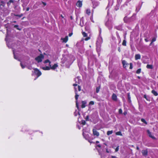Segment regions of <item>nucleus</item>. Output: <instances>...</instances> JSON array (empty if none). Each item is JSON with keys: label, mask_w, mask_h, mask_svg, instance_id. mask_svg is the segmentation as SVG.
Here are the masks:
<instances>
[{"label": "nucleus", "mask_w": 158, "mask_h": 158, "mask_svg": "<svg viewBox=\"0 0 158 158\" xmlns=\"http://www.w3.org/2000/svg\"><path fill=\"white\" fill-rule=\"evenodd\" d=\"M44 58V55L42 54H40V55L35 58V60L39 63L41 62Z\"/></svg>", "instance_id": "f257e3e1"}, {"label": "nucleus", "mask_w": 158, "mask_h": 158, "mask_svg": "<svg viewBox=\"0 0 158 158\" xmlns=\"http://www.w3.org/2000/svg\"><path fill=\"white\" fill-rule=\"evenodd\" d=\"M33 69L34 73L37 76V77L41 75L42 74L41 72L38 69L34 68Z\"/></svg>", "instance_id": "f03ea898"}, {"label": "nucleus", "mask_w": 158, "mask_h": 158, "mask_svg": "<svg viewBox=\"0 0 158 158\" xmlns=\"http://www.w3.org/2000/svg\"><path fill=\"white\" fill-rule=\"evenodd\" d=\"M93 134L96 137H98L99 135V133L97 130L95 129H93L92 130Z\"/></svg>", "instance_id": "7ed1b4c3"}, {"label": "nucleus", "mask_w": 158, "mask_h": 158, "mask_svg": "<svg viewBox=\"0 0 158 158\" xmlns=\"http://www.w3.org/2000/svg\"><path fill=\"white\" fill-rule=\"evenodd\" d=\"M76 5L78 7H81L82 5V1L80 0L78 1L76 3Z\"/></svg>", "instance_id": "20e7f679"}, {"label": "nucleus", "mask_w": 158, "mask_h": 158, "mask_svg": "<svg viewBox=\"0 0 158 158\" xmlns=\"http://www.w3.org/2000/svg\"><path fill=\"white\" fill-rule=\"evenodd\" d=\"M61 40H63V42L66 43L68 40V37L66 36L64 38H61Z\"/></svg>", "instance_id": "39448f33"}, {"label": "nucleus", "mask_w": 158, "mask_h": 158, "mask_svg": "<svg viewBox=\"0 0 158 158\" xmlns=\"http://www.w3.org/2000/svg\"><path fill=\"white\" fill-rule=\"evenodd\" d=\"M74 89H75V92L76 94L75 96V98L76 100V101H77V100L78 99V98L79 96V95H78L77 94V88L74 87Z\"/></svg>", "instance_id": "423d86ee"}, {"label": "nucleus", "mask_w": 158, "mask_h": 158, "mask_svg": "<svg viewBox=\"0 0 158 158\" xmlns=\"http://www.w3.org/2000/svg\"><path fill=\"white\" fill-rule=\"evenodd\" d=\"M49 66L50 67V69H51L52 70H55L58 67V65L57 64H55L52 66H51V65H50Z\"/></svg>", "instance_id": "0eeeda50"}, {"label": "nucleus", "mask_w": 158, "mask_h": 158, "mask_svg": "<svg viewBox=\"0 0 158 158\" xmlns=\"http://www.w3.org/2000/svg\"><path fill=\"white\" fill-rule=\"evenodd\" d=\"M112 99L114 101H117V96L115 94H113L112 96Z\"/></svg>", "instance_id": "6e6552de"}, {"label": "nucleus", "mask_w": 158, "mask_h": 158, "mask_svg": "<svg viewBox=\"0 0 158 158\" xmlns=\"http://www.w3.org/2000/svg\"><path fill=\"white\" fill-rule=\"evenodd\" d=\"M92 3L93 4V8L94 9L98 5V4L97 2L93 1Z\"/></svg>", "instance_id": "1a4fd4ad"}, {"label": "nucleus", "mask_w": 158, "mask_h": 158, "mask_svg": "<svg viewBox=\"0 0 158 158\" xmlns=\"http://www.w3.org/2000/svg\"><path fill=\"white\" fill-rule=\"evenodd\" d=\"M122 63L123 66V67L125 68H126L127 66L129 65V64L127 63L126 61L125 60H123Z\"/></svg>", "instance_id": "9d476101"}, {"label": "nucleus", "mask_w": 158, "mask_h": 158, "mask_svg": "<svg viewBox=\"0 0 158 158\" xmlns=\"http://www.w3.org/2000/svg\"><path fill=\"white\" fill-rule=\"evenodd\" d=\"M148 151L147 150H143L142 151V153L143 155L144 156H147L148 155Z\"/></svg>", "instance_id": "9b49d317"}, {"label": "nucleus", "mask_w": 158, "mask_h": 158, "mask_svg": "<svg viewBox=\"0 0 158 158\" xmlns=\"http://www.w3.org/2000/svg\"><path fill=\"white\" fill-rule=\"evenodd\" d=\"M82 105H81V107L82 108H83L85 107L86 106V102L85 101H82L81 102Z\"/></svg>", "instance_id": "f8f14e48"}, {"label": "nucleus", "mask_w": 158, "mask_h": 158, "mask_svg": "<svg viewBox=\"0 0 158 158\" xmlns=\"http://www.w3.org/2000/svg\"><path fill=\"white\" fill-rule=\"evenodd\" d=\"M111 23L109 20H108L105 23V25L107 27H109L110 26Z\"/></svg>", "instance_id": "ddd939ff"}, {"label": "nucleus", "mask_w": 158, "mask_h": 158, "mask_svg": "<svg viewBox=\"0 0 158 158\" xmlns=\"http://www.w3.org/2000/svg\"><path fill=\"white\" fill-rule=\"evenodd\" d=\"M141 58V56L140 54H136L135 56V59L136 60L140 59Z\"/></svg>", "instance_id": "4468645a"}, {"label": "nucleus", "mask_w": 158, "mask_h": 158, "mask_svg": "<svg viewBox=\"0 0 158 158\" xmlns=\"http://www.w3.org/2000/svg\"><path fill=\"white\" fill-rule=\"evenodd\" d=\"M86 13L88 15H89L91 13L90 10L89 9H87L86 10Z\"/></svg>", "instance_id": "2eb2a0df"}, {"label": "nucleus", "mask_w": 158, "mask_h": 158, "mask_svg": "<svg viewBox=\"0 0 158 158\" xmlns=\"http://www.w3.org/2000/svg\"><path fill=\"white\" fill-rule=\"evenodd\" d=\"M127 98L128 102L129 103L131 102V98L129 93L127 94Z\"/></svg>", "instance_id": "dca6fc26"}, {"label": "nucleus", "mask_w": 158, "mask_h": 158, "mask_svg": "<svg viewBox=\"0 0 158 158\" xmlns=\"http://www.w3.org/2000/svg\"><path fill=\"white\" fill-rule=\"evenodd\" d=\"M156 38L155 37H153L152 39V40L151 41V43H150V45H152V44H153V42H155L156 41Z\"/></svg>", "instance_id": "f3484780"}, {"label": "nucleus", "mask_w": 158, "mask_h": 158, "mask_svg": "<svg viewBox=\"0 0 158 158\" xmlns=\"http://www.w3.org/2000/svg\"><path fill=\"white\" fill-rule=\"evenodd\" d=\"M152 93L155 96H157L158 95V93L154 90H152Z\"/></svg>", "instance_id": "a211bd4d"}, {"label": "nucleus", "mask_w": 158, "mask_h": 158, "mask_svg": "<svg viewBox=\"0 0 158 158\" xmlns=\"http://www.w3.org/2000/svg\"><path fill=\"white\" fill-rule=\"evenodd\" d=\"M113 131L112 130L108 131L107 132V135L108 136L112 134L113 133Z\"/></svg>", "instance_id": "6ab92c4d"}, {"label": "nucleus", "mask_w": 158, "mask_h": 158, "mask_svg": "<svg viewBox=\"0 0 158 158\" xmlns=\"http://www.w3.org/2000/svg\"><path fill=\"white\" fill-rule=\"evenodd\" d=\"M128 19L127 17V16H125L123 19V20L124 21V22L125 23H127L128 22Z\"/></svg>", "instance_id": "aec40b11"}, {"label": "nucleus", "mask_w": 158, "mask_h": 158, "mask_svg": "<svg viewBox=\"0 0 158 158\" xmlns=\"http://www.w3.org/2000/svg\"><path fill=\"white\" fill-rule=\"evenodd\" d=\"M14 1L13 0H10L9 2H7V5L8 6H9L10 5V3H13Z\"/></svg>", "instance_id": "412c9836"}, {"label": "nucleus", "mask_w": 158, "mask_h": 158, "mask_svg": "<svg viewBox=\"0 0 158 158\" xmlns=\"http://www.w3.org/2000/svg\"><path fill=\"white\" fill-rule=\"evenodd\" d=\"M115 134L116 135H118L122 136L123 135L121 131H119L116 132Z\"/></svg>", "instance_id": "4be33fe9"}, {"label": "nucleus", "mask_w": 158, "mask_h": 158, "mask_svg": "<svg viewBox=\"0 0 158 158\" xmlns=\"http://www.w3.org/2000/svg\"><path fill=\"white\" fill-rule=\"evenodd\" d=\"M44 63H49V65L50 66L51 65V62L48 60L47 59L44 61Z\"/></svg>", "instance_id": "5701e85b"}, {"label": "nucleus", "mask_w": 158, "mask_h": 158, "mask_svg": "<svg viewBox=\"0 0 158 158\" xmlns=\"http://www.w3.org/2000/svg\"><path fill=\"white\" fill-rule=\"evenodd\" d=\"M82 34L84 37H86L87 36V34L85 32L82 31Z\"/></svg>", "instance_id": "b1692460"}, {"label": "nucleus", "mask_w": 158, "mask_h": 158, "mask_svg": "<svg viewBox=\"0 0 158 158\" xmlns=\"http://www.w3.org/2000/svg\"><path fill=\"white\" fill-rule=\"evenodd\" d=\"M43 69L44 70H49L50 69V67L48 66H46L43 68Z\"/></svg>", "instance_id": "393cba45"}, {"label": "nucleus", "mask_w": 158, "mask_h": 158, "mask_svg": "<svg viewBox=\"0 0 158 158\" xmlns=\"http://www.w3.org/2000/svg\"><path fill=\"white\" fill-rule=\"evenodd\" d=\"M141 120L142 122L144 123L145 124H147V122L144 119L142 118L141 119Z\"/></svg>", "instance_id": "a878e982"}, {"label": "nucleus", "mask_w": 158, "mask_h": 158, "mask_svg": "<svg viewBox=\"0 0 158 158\" xmlns=\"http://www.w3.org/2000/svg\"><path fill=\"white\" fill-rule=\"evenodd\" d=\"M126 40H123V43H122V45H123L124 46H126Z\"/></svg>", "instance_id": "bb28decb"}, {"label": "nucleus", "mask_w": 158, "mask_h": 158, "mask_svg": "<svg viewBox=\"0 0 158 158\" xmlns=\"http://www.w3.org/2000/svg\"><path fill=\"white\" fill-rule=\"evenodd\" d=\"M149 136L150 137L152 138L153 139H155V137L153 136L151 133H150L149 132Z\"/></svg>", "instance_id": "cd10ccee"}, {"label": "nucleus", "mask_w": 158, "mask_h": 158, "mask_svg": "<svg viewBox=\"0 0 158 158\" xmlns=\"http://www.w3.org/2000/svg\"><path fill=\"white\" fill-rule=\"evenodd\" d=\"M141 69H139L136 70V73L137 74H139L141 73Z\"/></svg>", "instance_id": "c85d7f7f"}, {"label": "nucleus", "mask_w": 158, "mask_h": 158, "mask_svg": "<svg viewBox=\"0 0 158 158\" xmlns=\"http://www.w3.org/2000/svg\"><path fill=\"white\" fill-rule=\"evenodd\" d=\"M100 89V86H99V87L96 88V92L97 93H98L99 92V91Z\"/></svg>", "instance_id": "c756f323"}, {"label": "nucleus", "mask_w": 158, "mask_h": 158, "mask_svg": "<svg viewBox=\"0 0 158 158\" xmlns=\"http://www.w3.org/2000/svg\"><path fill=\"white\" fill-rule=\"evenodd\" d=\"M15 16L18 17L19 18H20L22 17L23 16V14H22L20 15H15Z\"/></svg>", "instance_id": "7c9ffc66"}, {"label": "nucleus", "mask_w": 158, "mask_h": 158, "mask_svg": "<svg viewBox=\"0 0 158 158\" xmlns=\"http://www.w3.org/2000/svg\"><path fill=\"white\" fill-rule=\"evenodd\" d=\"M86 121L84 120H82L81 121V123L83 125H85L86 124Z\"/></svg>", "instance_id": "2f4dec72"}, {"label": "nucleus", "mask_w": 158, "mask_h": 158, "mask_svg": "<svg viewBox=\"0 0 158 158\" xmlns=\"http://www.w3.org/2000/svg\"><path fill=\"white\" fill-rule=\"evenodd\" d=\"M130 68H129V69H132L133 68V64H132V63H130Z\"/></svg>", "instance_id": "473e14b6"}, {"label": "nucleus", "mask_w": 158, "mask_h": 158, "mask_svg": "<svg viewBox=\"0 0 158 158\" xmlns=\"http://www.w3.org/2000/svg\"><path fill=\"white\" fill-rule=\"evenodd\" d=\"M86 121H89V115H87L85 118Z\"/></svg>", "instance_id": "72a5a7b5"}, {"label": "nucleus", "mask_w": 158, "mask_h": 158, "mask_svg": "<svg viewBox=\"0 0 158 158\" xmlns=\"http://www.w3.org/2000/svg\"><path fill=\"white\" fill-rule=\"evenodd\" d=\"M119 146H118L116 148H115V152H118V150H119Z\"/></svg>", "instance_id": "f704fd0d"}, {"label": "nucleus", "mask_w": 158, "mask_h": 158, "mask_svg": "<svg viewBox=\"0 0 158 158\" xmlns=\"http://www.w3.org/2000/svg\"><path fill=\"white\" fill-rule=\"evenodd\" d=\"M94 104V102L93 101H91L89 102V105H93Z\"/></svg>", "instance_id": "c9c22d12"}, {"label": "nucleus", "mask_w": 158, "mask_h": 158, "mask_svg": "<svg viewBox=\"0 0 158 158\" xmlns=\"http://www.w3.org/2000/svg\"><path fill=\"white\" fill-rule=\"evenodd\" d=\"M90 37H86V38H85V41H87L89 40L90 39Z\"/></svg>", "instance_id": "e433bc0d"}, {"label": "nucleus", "mask_w": 158, "mask_h": 158, "mask_svg": "<svg viewBox=\"0 0 158 158\" xmlns=\"http://www.w3.org/2000/svg\"><path fill=\"white\" fill-rule=\"evenodd\" d=\"M76 106L77 108L78 109L79 108L78 104L77 101H76Z\"/></svg>", "instance_id": "4c0bfd02"}, {"label": "nucleus", "mask_w": 158, "mask_h": 158, "mask_svg": "<svg viewBox=\"0 0 158 158\" xmlns=\"http://www.w3.org/2000/svg\"><path fill=\"white\" fill-rule=\"evenodd\" d=\"M78 90L79 91H80L81 90V86H80V85H78Z\"/></svg>", "instance_id": "58836bf2"}, {"label": "nucleus", "mask_w": 158, "mask_h": 158, "mask_svg": "<svg viewBox=\"0 0 158 158\" xmlns=\"http://www.w3.org/2000/svg\"><path fill=\"white\" fill-rule=\"evenodd\" d=\"M119 114H122V110L121 109H120L119 110Z\"/></svg>", "instance_id": "ea45409f"}, {"label": "nucleus", "mask_w": 158, "mask_h": 158, "mask_svg": "<svg viewBox=\"0 0 158 158\" xmlns=\"http://www.w3.org/2000/svg\"><path fill=\"white\" fill-rule=\"evenodd\" d=\"M19 26L18 25H15L14 26V27L15 28H16L17 29H18V30H19V28H17Z\"/></svg>", "instance_id": "a19ab883"}, {"label": "nucleus", "mask_w": 158, "mask_h": 158, "mask_svg": "<svg viewBox=\"0 0 158 158\" xmlns=\"http://www.w3.org/2000/svg\"><path fill=\"white\" fill-rule=\"evenodd\" d=\"M153 68V66L151 65H149V69H152Z\"/></svg>", "instance_id": "79ce46f5"}, {"label": "nucleus", "mask_w": 158, "mask_h": 158, "mask_svg": "<svg viewBox=\"0 0 158 158\" xmlns=\"http://www.w3.org/2000/svg\"><path fill=\"white\" fill-rule=\"evenodd\" d=\"M42 3L44 5V6H45L46 5V3L43 2H42Z\"/></svg>", "instance_id": "37998d69"}, {"label": "nucleus", "mask_w": 158, "mask_h": 158, "mask_svg": "<svg viewBox=\"0 0 158 158\" xmlns=\"http://www.w3.org/2000/svg\"><path fill=\"white\" fill-rule=\"evenodd\" d=\"M20 65L22 69H24L25 68V66H23L21 63H20Z\"/></svg>", "instance_id": "c03bdc74"}, {"label": "nucleus", "mask_w": 158, "mask_h": 158, "mask_svg": "<svg viewBox=\"0 0 158 158\" xmlns=\"http://www.w3.org/2000/svg\"><path fill=\"white\" fill-rule=\"evenodd\" d=\"M73 34V32H71V33H69V37H70Z\"/></svg>", "instance_id": "a18cd8bd"}, {"label": "nucleus", "mask_w": 158, "mask_h": 158, "mask_svg": "<svg viewBox=\"0 0 158 158\" xmlns=\"http://www.w3.org/2000/svg\"><path fill=\"white\" fill-rule=\"evenodd\" d=\"M144 98L146 99L147 100H148V99L147 98V96L146 95H144Z\"/></svg>", "instance_id": "49530a36"}, {"label": "nucleus", "mask_w": 158, "mask_h": 158, "mask_svg": "<svg viewBox=\"0 0 158 158\" xmlns=\"http://www.w3.org/2000/svg\"><path fill=\"white\" fill-rule=\"evenodd\" d=\"M106 152L107 153H109V151L108 150V149L107 148H106Z\"/></svg>", "instance_id": "de8ad7c7"}, {"label": "nucleus", "mask_w": 158, "mask_h": 158, "mask_svg": "<svg viewBox=\"0 0 158 158\" xmlns=\"http://www.w3.org/2000/svg\"><path fill=\"white\" fill-rule=\"evenodd\" d=\"M144 40L146 42H147L148 41V38H145Z\"/></svg>", "instance_id": "09e8293b"}, {"label": "nucleus", "mask_w": 158, "mask_h": 158, "mask_svg": "<svg viewBox=\"0 0 158 158\" xmlns=\"http://www.w3.org/2000/svg\"><path fill=\"white\" fill-rule=\"evenodd\" d=\"M97 146L99 148H100L101 147V145L100 144H98L97 145Z\"/></svg>", "instance_id": "8fccbe9b"}, {"label": "nucleus", "mask_w": 158, "mask_h": 158, "mask_svg": "<svg viewBox=\"0 0 158 158\" xmlns=\"http://www.w3.org/2000/svg\"><path fill=\"white\" fill-rule=\"evenodd\" d=\"M73 85V86H74V87L76 86H77V84H74Z\"/></svg>", "instance_id": "3c124183"}, {"label": "nucleus", "mask_w": 158, "mask_h": 158, "mask_svg": "<svg viewBox=\"0 0 158 158\" xmlns=\"http://www.w3.org/2000/svg\"><path fill=\"white\" fill-rule=\"evenodd\" d=\"M118 51H119V52H120L121 51V50L120 47H118Z\"/></svg>", "instance_id": "603ef678"}, {"label": "nucleus", "mask_w": 158, "mask_h": 158, "mask_svg": "<svg viewBox=\"0 0 158 158\" xmlns=\"http://www.w3.org/2000/svg\"><path fill=\"white\" fill-rule=\"evenodd\" d=\"M29 9H30V8L29 7H27L26 9V11H28L29 10Z\"/></svg>", "instance_id": "864d4df0"}, {"label": "nucleus", "mask_w": 158, "mask_h": 158, "mask_svg": "<svg viewBox=\"0 0 158 158\" xmlns=\"http://www.w3.org/2000/svg\"><path fill=\"white\" fill-rule=\"evenodd\" d=\"M112 158H117L115 156H111Z\"/></svg>", "instance_id": "5fc2aeb1"}, {"label": "nucleus", "mask_w": 158, "mask_h": 158, "mask_svg": "<svg viewBox=\"0 0 158 158\" xmlns=\"http://www.w3.org/2000/svg\"><path fill=\"white\" fill-rule=\"evenodd\" d=\"M70 19L71 20H73V17H72V16H71L70 17Z\"/></svg>", "instance_id": "6e6d98bb"}, {"label": "nucleus", "mask_w": 158, "mask_h": 158, "mask_svg": "<svg viewBox=\"0 0 158 158\" xmlns=\"http://www.w3.org/2000/svg\"><path fill=\"white\" fill-rule=\"evenodd\" d=\"M136 149L137 150H139V148L138 146L136 147Z\"/></svg>", "instance_id": "4d7b16f0"}, {"label": "nucleus", "mask_w": 158, "mask_h": 158, "mask_svg": "<svg viewBox=\"0 0 158 158\" xmlns=\"http://www.w3.org/2000/svg\"><path fill=\"white\" fill-rule=\"evenodd\" d=\"M60 16L62 17V18H64V16H63L62 15H60Z\"/></svg>", "instance_id": "13d9d810"}, {"label": "nucleus", "mask_w": 158, "mask_h": 158, "mask_svg": "<svg viewBox=\"0 0 158 158\" xmlns=\"http://www.w3.org/2000/svg\"><path fill=\"white\" fill-rule=\"evenodd\" d=\"M99 143V142L98 141H96V143Z\"/></svg>", "instance_id": "bf43d9fd"}, {"label": "nucleus", "mask_w": 158, "mask_h": 158, "mask_svg": "<svg viewBox=\"0 0 158 158\" xmlns=\"http://www.w3.org/2000/svg\"><path fill=\"white\" fill-rule=\"evenodd\" d=\"M148 64L147 65H146V67L148 69Z\"/></svg>", "instance_id": "052dcab7"}, {"label": "nucleus", "mask_w": 158, "mask_h": 158, "mask_svg": "<svg viewBox=\"0 0 158 158\" xmlns=\"http://www.w3.org/2000/svg\"><path fill=\"white\" fill-rule=\"evenodd\" d=\"M138 78H139V79H140V77L139 76H138Z\"/></svg>", "instance_id": "680f3d73"}, {"label": "nucleus", "mask_w": 158, "mask_h": 158, "mask_svg": "<svg viewBox=\"0 0 158 158\" xmlns=\"http://www.w3.org/2000/svg\"><path fill=\"white\" fill-rule=\"evenodd\" d=\"M124 114L125 115V114H127V113H126V112L125 113V112H124Z\"/></svg>", "instance_id": "e2e57ef3"}, {"label": "nucleus", "mask_w": 158, "mask_h": 158, "mask_svg": "<svg viewBox=\"0 0 158 158\" xmlns=\"http://www.w3.org/2000/svg\"><path fill=\"white\" fill-rule=\"evenodd\" d=\"M16 21H14L13 22H14V23H16Z\"/></svg>", "instance_id": "0e129e2a"}, {"label": "nucleus", "mask_w": 158, "mask_h": 158, "mask_svg": "<svg viewBox=\"0 0 158 158\" xmlns=\"http://www.w3.org/2000/svg\"><path fill=\"white\" fill-rule=\"evenodd\" d=\"M86 28H87V27H85V30H86Z\"/></svg>", "instance_id": "69168bd1"}, {"label": "nucleus", "mask_w": 158, "mask_h": 158, "mask_svg": "<svg viewBox=\"0 0 158 158\" xmlns=\"http://www.w3.org/2000/svg\"><path fill=\"white\" fill-rule=\"evenodd\" d=\"M147 132L148 133V130H147Z\"/></svg>", "instance_id": "338daca9"}, {"label": "nucleus", "mask_w": 158, "mask_h": 158, "mask_svg": "<svg viewBox=\"0 0 158 158\" xmlns=\"http://www.w3.org/2000/svg\"><path fill=\"white\" fill-rule=\"evenodd\" d=\"M1 3H3V1H1Z\"/></svg>", "instance_id": "774afa93"}]
</instances>
